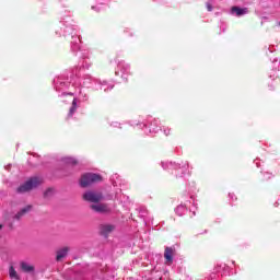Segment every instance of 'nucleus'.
Instances as JSON below:
<instances>
[{
    "mask_svg": "<svg viewBox=\"0 0 280 280\" xmlns=\"http://www.w3.org/2000/svg\"><path fill=\"white\" fill-rule=\"evenodd\" d=\"M75 101L72 102V107L70 108V115H72L73 113H75Z\"/></svg>",
    "mask_w": 280,
    "mask_h": 280,
    "instance_id": "nucleus-12",
    "label": "nucleus"
},
{
    "mask_svg": "<svg viewBox=\"0 0 280 280\" xmlns=\"http://www.w3.org/2000/svg\"><path fill=\"white\" fill-rule=\"evenodd\" d=\"M69 246H65L56 252V261H60L61 259H65L69 255Z\"/></svg>",
    "mask_w": 280,
    "mask_h": 280,
    "instance_id": "nucleus-5",
    "label": "nucleus"
},
{
    "mask_svg": "<svg viewBox=\"0 0 280 280\" xmlns=\"http://www.w3.org/2000/svg\"><path fill=\"white\" fill-rule=\"evenodd\" d=\"M32 209H34V206L28 205L24 208H22L15 215H14V220H21V218H23V215H27V213H30V211H32Z\"/></svg>",
    "mask_w": 280,
    "mask_h": 280,
    "instance_id": "nucleus-6",
    "label": "nucleus"
},
{
    "mask_svg": "<svg viewBox=\"0 0 280 280\" xmlns=\"http://www.w3.org/2000/svg\"><path fill=\"white\" fill-rule=\"evenodd\" d=\"M3 229V225L0 224V231Z\"/></svg>",
    "mask_w": 280,
    "mask_h": 280,
    "instance_id": "nucleus-15",
    "label": "nucleus"
},
{
    "mask_svg": "<svg viewBox=\"0 0 280 280\" xmlns=\"http://www.w3.org/2000/svg\"><path fill=\"white\" fill-rule=\"evenodd\" d=\"M85 202H91L90 209L95 213H110V207L108 203H102L104 200V194L102 191L89 190L82 196Z\"/></svg>",
    "mask_w": 280,
    "mask_h": 280,
    "instance_id": "nucleus-1",
    "label": "nucleus"
},
{
    "mask_svg": "<svg viewBox=\"0 0 280 280\" xmlns=\"http://www.w3.org/2000/svg\"><path fill=\"white\" fill-rule=\"evenodd\" d=\"M44 180L43 177H31L28 180H26L24 184L20 185L16 188V194H27V191H32V189H36V187H40L43 185Z\"/></svg>",
    "mask_w": 280,
    "mask_h": 280,
    "instance_id": "nucleus-2",
    "label": "nucleus"
},
{
    "mask_svg": "<svg viewBox=\"0 0 280 280\" xmlns=\"http://www.w3.org/2000/svg\"><path fill=\"white\" fill-rule=\"evenodd\" d=\"M231 13L236 14V16H244V14H248V9L247 8L242 9L240 7H232Z\"/></svg>",
    "mask_w": 280,
    "mask_h": 280,
    "instance_id": "nucleus-8",
    "label": "nucleus"
},
{
    "mask_svg": "<svg viewBox=\"0 0 280 280\" xmlns=\"http://www.w3.org/2000/svg\"><path fill=\"white\" fill-rule=\"evenodd\" d=\"M207 10H208V12H211L212 10H213V7H211V4H207Z\"/></svg>",
    "mask_w": 280,
    "mask_h": 280,
    "instance_id": "nucleus-14",
    "label": "nucleus"
},
{
    "mask_svg": "<svg viewBox=\"0 0 280 280\" xmlns=\"http://www.w3.org/2000/svg\"><path fill=\"white\" fill-rule=\"evenodd\" d=\"M51 188H48L45 192H44V198H47V196H49V194H51Z\"/></svg>",
    "mask_w": 280,
    "mask_h": 280,
    "instance_id": "nucleus-13",
    "label": "nucleus"
},
{
    "mask_svg": "<svg viewBox=\"0 0 280 280\" xmlns=\"http://www.w3.org/2000/svg\"><path fill=\"white\" fill-rule=\"evenodd\" d=\"M164 259H166L167 264H172L174 261V248H172V247L165 248Z\"/></svg>",
    "mask_w": 280,
    "mask_h": 280,
    "instance_id": "nucleus-7",
    "label": "nucleus"
},
{
    "mask_svg": "<svg viewBox=\"0 0 280 280\" xmlns=\"http://www.w3.org/2000/svg\"><path fill=\"white\" fill-rule=\"evenodd\" d=\"M113 231H115V225H113V224H102V225H100V233L104 237H108L110 235V233H113Z\"/></svg>",
    "mask_w": 280,
    "mask_h": 280,
    "instance_id": "nucleus-4",
    "label": "nucleus"
},
{
    "mask_svg": "<svg viewBox=\"0 0 280 280\" xmlns=\"http://www.w3.org/2000/svg\"><path fill=\"white\" fill-rule=\"evenodd\" d=\"M20 268L22 272L32 273L36 268L33 265L27 264L26 261L20 262Z\"/></svg>",
    "mask_w": 280,
    "mask_h": 280,
    "instance_id": "nucleus-9",
    "label": "nucleus"
},
{
    "mask_svg": "<svg viewBox=\"0 0 280 280\" xmlns=\"http://www.w3.org/2000/svg\"><path fill=\"white\" fill-rule=\"evenodd\" d=\"M102 175L95 173H85L81 176L80 185L83 188L91 187V185H95V183H102Z\"/></svg>",
    "mask_w": 280,
    "mask_h": 280,
    "instance_id": "nucleus-3",
    "label": "nucleus"
},
{
    "mask_svg": "<svg viewBox=\"0 0 280 280\" xmlns=\"http://www.w3.org/2000/svg\"><path fill=\"white\" fill-rule=\"evenodd\" d=\"M9 277L11 279H16V280L21 279V277H19V273L16 272V269H14V267L12 266L9 268Z\"/></svg>",
    "mask_w": 280,
    "mask_h": 280,
    "instance_id": "nucleus-10",
    "label": "nucleus"
},
{
    "mask_svg": "<svg viewBox=\"0 0 280 280\" xmlns=\"http://www.w3.org/2000/svg\"><path fill=\"white\" fill-rule=\"evenodd\" d=\"M66 163H68V165H78V160H75V158H66Z\"/></svg>",
    "mask_w": 280,
    "mask_h": 280,
    "instance_id": "nucleus-11",
    "label": "nucleus"
}]
</instances>
